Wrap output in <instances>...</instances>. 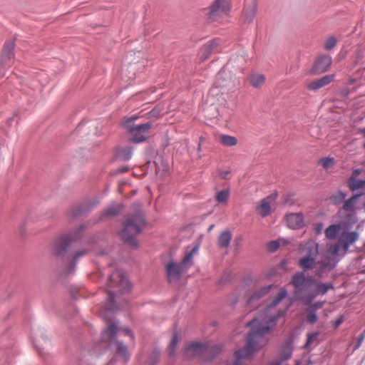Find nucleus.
<instances>
[{"label": "nucleus", "instance_id": "4468645a", "mask_svg": "<svg viewBox=\"0 0 365 365\" xmlns=\"http://www.w3.org/2000/svg\"><path fill=\"white\" fill-rule=\"evenodd\" d=\"M272 285H267V286H264V287H262L260 288H259L258 289H257L248 299V301H247V304L249 306H250L251 307H252L254 306V304L257 301L259 300V299H261L262 297H263L264 296H265L266 294H267L271 288H272Z\"/></svg>", "mask_w": 365, "mask_h": 365}, {"label": "nucleus", "instance_id": "dca6fc26", "mask_svg": "<svg viewBox=\"0 0 365 365\" xmlns=\"http://www.w3.org/2000/svg\"><path fill=\"white\" fill-rule=\"evenodd\" d=\"M14 43L13 41H7L5 43L2 51V62L8 64L14 58Z\"/></svg>", "mask_w": 365, "mask_h": 365}, {"label": "nucleus", "instance_id": "de8ad7c7", "mask_svg": "<svg viewBox=\"0 0 365 365\" xmlns=\"http://www.w3.org/2000/svg\"><path fill=\"white\" fill-rule=\"evenodd\" d=\"M344 321V319L342 317H339L336 322H335V327H338Z\"/></svg>", "mask_w": 365, "mask_h": 365}, {"label": "nucleus", "instance_id": "3c124183", "mask_svg": "<svg viewBox=\"0 0 365 365\" xmlns=\"http://www.w3.org/2000/svg\"><path fill=\"white\" fill-rule=\"evenodd\" d=\"M214 227V225H212L210 226V227L208 228V232H210Z\"/></svg>", "mask_w": 365, "mask_h": 365}, {"label": "nucleus", "instance_id": "cd10ccee", "mask_svg": "<svg viewBox=\"0 0 365 365\" xmlns=\"http://www.w3.org/2000/svg\"><path fill=\"white\" fill-rule=\"evenodd\" d=\"M291 355H292L291 343L287 342L282 347V350L280 354V358L282 360H287L291 357Z\"/></svg>", "mask_w": 365, "mask_h": 365}, {"label": "nucleus", "instance_id": "5701e85b", "mask_svg": "<svg viewBox=\"0 0 365 365\" xmlns=\"http://www.w3.org/2000/svg\"><path fill=\"white\" fill-rule=\"evenodd\" d=\"M230 195V191L229 188L220 190L216 193L215 200L218 203L226 205L228 202Z\"/></svg>", "mask_w": 365, "mask_h": 365}, {"label": "nucleus", "instance_id": "423d86ee", "mask_svg": "<svg viewBox=\"0 0 365 365\" xmlns=\"http://www.w3.org/2000/svg\"><path fill=\"white\" fill-rule=\"evenodd\" d=\"M138 117H131L123 122V126L130 134L129 140L133 143H139L145 141L148 137V133L152 128L150 123L136 125L135 120Z\"/></svg>", "mask_w": 365, "mask_h": 365}, {"label": "nucleus", "instance_id": "7c9ffc66", "mask_svg": "<svg viewBox=\"0 0 365 365\" xmlns=\"http://www.w3.org/2000/svg\"><path fill=\"white\" fill-rule=\"evenodd\" d=\"M345 197L346 195L344 192H339L331 197V200L334 205H339L344 200Z\"/></svg>", "mask_w": 365, "mask_h": 365}, {"label": "nucleus", "instance_id": "412c9836", "mask_svg": "<svg viewBox=\"0 0 365 365\" xmlns=\"http://www.w3.org/2000/svg\"><path fill=\"white\" fill-rule=\"evenodd\" d=\"M232 240V234L230 231L225 230L220 233L218 238L219 246L221 248H227L229 247Z\"/></svg>", "mask_w": 365, "mask_h": 365}, {"label": "nucleus", "instance_id": "f8f14e48", "mask_svg": "<svg viewBox=\"0 0 365 365\" xmlns=\"http://www.w3.org/2000/svg\"><path fill=\"white\" fill-rule=\"evenodd\" d=\"M79 237V232H78L74 236H64L57 240L54 244L55 254L57 255H62L66 251L68 245Z\"/></svg>", "mask_w": 365, "mask_h": 365}, {"label": "nucleus", "instance_id": "4c0bfd02", "mask_svg": "<svg viewBox=\"0 0 365 365\" xmlns=\"http://www.w3.org/2000/svg\"><path fill=\"white\" fill-rule=\"evenodd\" d=\"M280 247L279 242L278 240L272 241L268 244V250L274 252Z\"/></svg>", "mask_w": 365, "mask_h": 365}, {"label": "nucleus", "instance_id": "8fccbe9b", "mask_svg": "<svg viewBox=\"0 0 365 365\" xmlns=\"http://www.w3.org/2000/svg\"><path fill=\"white\" fill-rule=\"evenodd\" d=\"M128 168L127 167H123L119 170V173H125L128 171Z\"/></svg>", "mask_w": 365, "mask_h": 365}, {"label": "nucleus", "instance_id": "6ab92c4d", "mask_svg": "<svg viewBox=\"0 0 365 365\" xmlns=\"http://www.w3.org/2000/svg\"><path fill=\"white\" fill-rule=\"evenodd\" d=\"M118 331L117 325L115 323L110 322L108 328L103 332L102 337L105 341L112 340Z\"/></svg>", "mask_w": 365, "mask_h": 365}, {"label": "nucleus", "instance_id": "72a5a7b5", "mask_svg": "<svg viewBox=\"0 0 365 365\" xmlns=\"http://www.w3.org/2000/svg\"><path fill=\"white\" fill-rule=\"evenodd\" d=\"M321 88H323L322 85L319 79L314 80L307 84V88L311 91H317Z\"/></svg>", "mask_w": 365, "mask_h": 365}, {"label": "nucleus", "instance_id": "6e6552de", "mask_svg": "<svg viewBox=\"0 0 365 365\" xmlns=\"http://www.w3.org/2000/svg\"><path fill=\"white\" fill-rule=\"evenodd\" d=\"M221 350L220 346L210 344L194 343L190 344L185 350L188 356H202L205 360H210Z\"/></svg>", "mask_w": 365, "mask_h": 365}, {"label": "nucleus", "instance_id": "6e6d98bb", "mask_svg": "<svg viewBox=\"0 0 365 365\" xmlns=\"http://www.w3.org/2000/svg\"><path fill=\"white\" fill-rule=\"evenodd\" d=\"M108 365H113V361H110V362L108 364Z\"/></svg>", "mask_w": 365, "mask_h": 365}, {"label": "nucleus", "instance_id": "2eb2a0df", "mask_svg": "<svg viewBox=\"0 0 365 365\" xmlns=\"http://www.w3.org/2000/svg\"><path fill=\"white\" fill-rule=\"evenodd\" d=\"M257 3L254 1L245 6L243 9L244 21L247 23L253 21L257 12Z\"/></svg>", "mask_w": 365, "mask_h": 365}, {"label": "nucleus", "instance_id": "ddd939ff", "mask_svg": "<svg viewBox=\"0 0 365 365\" xmlns=\"http://www.w3.org/2000/svg\"><path fill=\"white\" fill-rule=\"evenodd\" d=\"M286 220L289 227L299 229L304 225V215L302 212L289 213L286 215Z\"/></svg>", "mask_w": 365, "mask_h": 365}, {"label": "nucleus", "instance_id": "9d476101", "mask_svg": "<svg viewBox=\"0 0 365 365\" xmlns=\"http://www.w3.org/2000/svg\"><path fill=\"white\" fill-rule=\"evenodd\" d=\"M331 62V56L325 54L319 56L312 68V73L319 74L326 72L330 68Z\"/></svg>", "mask_w": 365, "mask_h": 365}, {"label": "nucleus", "instance_id": "603ef678", "mask_svg": "<svg viewBox=\"0 0 365 365\" xmlns=\"http://www.w3.org/2000/svg\"><path fill=\"white\" fill-rule=\"evenodd\" d=\"M361 133L364 135V136L365 137V128L361 130Z\"/></svg>", "mask_w": 365, "mask_h": 365}, {"label": "nucleus", "instance_id": "393cba45", "mask_svg": "<svg viewBox=\"0 0 365 365\" xmlns=\"http://www.w3.org/2000/svg\"><path fill=\"white\" fill-rule=\"evenodd\" d=\"M220 142L225 146H235L237 144V139L232 135H222L220 136Z\"/></svg>", "mask_w": 365, "mask_h": 365}, {"label": "nucleus", "instance_id": "f704fd0d", "mask_svg": "<svg viewBox=\"0 0 365 365\" xmlns=\"http://www.w3.org/2000/svg\"><path fill=\"white\" fill-rule=\"evenodd\" d=\"M318 337V333H312L308 334L307 342L305 344V348L308 349L311 346V345L317 341Z\"/></svg>", "mask_w": 365, "mask_h": 365}, {"label": "nucleus", "instance_id": "a211bd4d", "mask_svg": "<svg viewBox=\"0 0 365 365\" xmlns=\"http://www.w3.org/2000/svg\"><path fill=\"white\" fill-rule=\"evenodd\" d=\"M359 197H360V195H355L352 196L351 198H349V200H347L346 201H345V202L343 205V209L346 212H351V214H349V216L353 215V213L354 212L356 207L357 200L359 198Z\"/></svg>", "mask_w": 365, "mask_h": 365}, {"label": "nucleus", "instance_id": "1a4fd4ad", "mask_svg": "<svg viewBox=\"0 0 365 365\" xmlns=\"http://www.w3.org/2000/svg\"><path fill=\"white\" fill-rule=\"evenodd\" d=\"M108 287L110 288L118 287L119 291L126 292L130 289V284L123 272L116 270L110 275Z\"/></svg>", "mask_w": 365, "mask_h": 365}, {"label": "nucleus", "instance_id": "ea45409f", "mask_svg": "<svg viewBox=\"0 0 365 365\" xmlns=\"http://www.w3.org/2000/svg\"><path fill=\"white\" fill-rule=\"evenodd\" d=\"M323 230V224L319 222L314 225V232L317 235L322 233Z\"/></svg>", "mask_w": 365, "mask_h": 365}, {"label": "nucleus", "instance_id": "09e8293b", "mask_svg": "<svg viewBox=\"0 0 365 365\" xmlns=\"http://www.w3.org/2000/svg\"><path fill=\"white\" fill-rule=\"evenodd\" d=\"M361 173V170L359 169H356L353 171L351 177H354L355 178Z\"/></svg>", "mask_w": 365, "mask_h": 365}, {"label": "nucleus", "instance_id": "7ed1b4c3", "mask_svg": "<svg viewBox=\"0 0 365 365\" xmlns=\"http://www.w3.org/2000/svg\"><path fill=\"white\" fill-rule=\"evenodd\" d=\"M290 283L295 289V297L305 304H309L316 297V293H314L312 289L314 280L312 277H306L304 272L294 274Z\"/></svg>", "mask_w": 365, "mask_h": 365}, {"label": "nucleus", "instance_id": "9b49d317", "mask_svg": "<svg viewBox=\"0 0 365 365\" xmlns=\"http://www.w3.org/2000/svg\"><path fill=\"white\" fill-rule=\"evenodd\" d=\"M276 198L277 194H272L259 202L257 210L261 216L266 217L270 214L271 207L274 205Z\"/></svg>", "mask_w": 365, "mask_h": 365}, {"label": "nucleus", "instance_id": "864d4df0", "mask_svg": "<svg viewBox=\"0 0 365 365\" xmlns=\"http://www.w3.org/2000/svg\"><path fill=\"white\" fill-rule=\"evenodd\" d=\"M222 73H218V76H217L218 79H220L222 77Z\"/></svg>", "mask_w": 365, "mask_h": 365}, {"label": "nucleus", "instance_id": "0eeeda50", "mask_svg": "<svg viewBox=\"0 0 365 365\" xmlns=\"http://www.w3.org/2000/svg\"><path fill=\"white\" fill-rule=\"evenodd\" d=\"M229 0H215L209 8L205 9V16L210 22L220 21L230 11Z\"/></svg>", "mask_w": 365, "mask_h": 365}, {"label": "nucleus", "instance_id": "aec40b11", "mask_svg": "<svg viewBox=\"0 0 365 365\" xmlns=\"http://www.w3.org/2000/svg\"><path fill=\"white\" fill-rule=\"evenodd\" d=\"M341 230L340 224L331 225L324 231L325 237L329 240L336 239Z\"/></svg>", "mask_w": 365, "mask_h": 365}, {"label": "nucleus", "instance_id": "37998d69", "mask_svg": "<svg viewBox=\"0 0 365 365\" xmlns=\"http://www.w3.org/2000/svg\"><path fill=\"white\" fill-rule=\"evenodd\" d=\"M230 173L229 170H220L219 171V176L221 179H227Z\"/></svg>", "mask_w": 365, "mask_h": 365}, {"label": "nucleus", "instance_id": "2f4dec72", "mask_svg": "<svg viewBox=\"0 0 365 365\" xmlns=\"http://www.w3.org/2000/svg\"><path fill=\"white\" fill-rule=\"evenodd\" d=\"M336 44V39L334 36H329L324 42V48L327 51L332 49Z\"/></svg>", "mask_w": 365, "mask_h": 365}, {"label": "nucleus", "instance_id": "a19ab883", "mask_svg": "<svg viewBox=\"0 0 365 365\" xmlns=\"http://www.w3.org/2000/svg\"><path fill=\"white\" fill-rule=\"evenodd\" d=\"M364 339V333H363L361 335H360L357 339V343L355 345L354 349L356 350L359 348V346L361 345Z\"/></svg>", "mask_w": 365, "mask_h": 365}, {"label": "nucleus", "instance_id": "473e14b6", "mask_svg": "<svg viewBox=\"0 0 365 365\" xmlns=\"http://www.w3.org/2000/svg\"><path fill=\"white\" fill-rule=\"evenodd\" d=\"M319 163L324 168L328 169L334 165V160L332 158H324L320 160Z\"/></svg>", "mask_w": 365, "mask_h": 365}, {"label": "nucleus", "instance_id": "b1692460", "mask_svg": "<svg viewBox=\"0 0 365 365\" xmlns=\"http://www.w3.org/2000/svg\"><path fill=\"white\" fill-rule=\"evenodd\" d=\"M349 187L352 191L365 187V180H359L354 177H351L348 181Z\"/></svg>", "mask_w": 365, "mask_h": 365}, {"label": "nucleus", "instance_id": "f03ea898", "mask_svg": "<svg viewBox=\"0 0 365 365\" xmlns=\"http://www.w3.org/2000/svg\"><path fill=\"white\" fill-rule=\"evenodd\" d=\"M299 253L302 255L299 259L298 264L303 269H312L317 268L316 275L321 277L325 269H322L319 262H316V257L319 254V244L314 240H309L302 243L299 247Z\"/></svg>", "mask_w": 365, "mask_h": 365}, {"label": "nucleus", "instance_id": "79ce46f5", "mask_svg": "<svg viewBox=\"0 0 365 365\" xmlns=\"http://www.w3.org/2000/svg\"><path fill=\"white\" fill-rule=\"evenodd\" d=\"M87 253L86 250H83L81 251L77 252L73 257L74 262L81 257L85 255Z\"/></svg>", "mask_w": 365, "mask_h": 365}, {"label": "nucleus", "instance_id": "4be33fe9", "mask_svg": "<svg viewBox=\"0 0 365 365\" xmlns=\"http://www.w3.org/2000/svg\"><path fill=\"white\" fill-rule=\"evenodd\" d=\"M122 210L120 204H112L103 212L105 217H114L120 213Z\"/></svg>", "mask_w": 365, "mask_h": 365}, {"label": "nucleus", "instance_id": "bb28decb", "mask_svg": "<svg viewBox=\"0 0 365 365\" xmlns=\"http://www.w3.org/2000/svg\"><path fill=\"white\" fill-rule=\"evenodd\" d=\"M329 289H333L331 284L317 283L315 289H313V291L314 293H316L317 297L318 294H326Z\"/></svg>", "mask_w": 365, "mask_h": 365}, {"label": "nucleus", "instance_id": "f3484780", "mask_svg": "<svg viewBox=\"0 0 365 365\" xmlns=\"http://www.w3.org/2000/svg\"><path fill=\"white\" fill-rule=\"evenodd\" d=\"M219 45L217 40H212L205 44L201 49V58L205 61L207 59L212 51Z\"/></svg>", "mask_w": 365, "mask_h": 365}, {"label": "nucleus", "instance_id": "a878e982", "mask_svg": "<svg viewBox=\"0 0 365 365\" xmlns=\"http://www.w3.org/2000/svg\"><path fill=\"white\" fill-rule=\"evenodd\" d=\"M265 81V78L262 74H253L250 77V83L255 88L261 87Z\"/></svg>", "mask_w": 365, "mask_h": 365}, {"label": "nucleus", "instance_id": "a18cd8bd", "mask_svg": "<svg viewBox=\"0 0 365 365\" xmlns=\"http://www.w3.org/2000/svg\"><path fill=\"white\" fill-rule=\"evenodd\" d=\"M108 299L110 301V302H113L114 299H115V293L110 290H108Z\"/></svg>", "mask_w": 365, "mask_h": 365}, {"label": "nucleus", "instance_id": "49530a36", "mask_svg": "<svg viewBox=\"0 0 365 365\" xmlns=\"http://www.w3.org/2000/svg\"><path fill=\"white\" fill-rule=\"evenodd\" d=\"M121 331L123 332V334L126 336H130L132 339L133 338V334L130 332V330L128 328H123L121 329Z\"/></svg>", "mask_w": 365, "mask_h": 365}, {"label": "nucleus", "instance_id": "c756f323", "mask_svg": "<svg viewBox=\"0 0 365 365\" xmlns=\"http://www.w3.org/2000/svg\"><path fill=\"white\" fill-rule=\"evenodd\" d=\"M133 154V149L131 148L127 147L122 148L119 152V156L123 160H128Z\"/></svg>", "mask_w": 365, "mask_h": 365}, {"label": "nucleus", "instance_id": "c9c22d12", "mask_svg": "<svg viewBox=\"0 0 365 365\" xmlns=\"http://www.w3.org/2000/svg\"><path fill=\"white\" fill-rule=\"evenodd\" d=\"M178 343V334H175L172 340H171V342L169 345V351H170V354L172 355L174 354V350L175 349V347L177 346V344Z\"/></svg>", "mask_w": 365, "mask_h": 365}, {"label": "nucleus", "instance_id": "f257e3e1", "mask_svg": "<svg viewBox=\"0 0 365 365\" xmlns=\"http://www.w3.org/2000/svg\"><path fill=\"white\" fill-rule=\"evenodd\" d=\"M359 238L356 232H344L342 233L337 242L327 245V250L319 262L322 269H332L339 261L338 256L341 251L344 255L349 246L354 244Z\"/></svg>", "mask_w": 365, "mask_h": 365}, {"label": "nucleus", "instance_id": "39448f33", "mask_svg": "<svg viewBox=\"0 0 365 365\" xmlns=\"http://www.w3.org/2000/svg\"><path fill=\"white\" fill-rule=\"evenodd\" d=\"M198 245H196L190 252L186 253L180 264L171 262L167 264L166 273L169 282L178 279L181 274L190 267L192 264L193 255L198 251Z\"/></svg>", "mask_w": 365, "mask_h": 365}, {"label": "nucleus", "instance_id": "58836bf2", "mask_svg": "<svg viewBox=\"0 0 365 365\" xmlns=\"http://www.w3.org/2000/svg\"><path fill=\"white\" fill-rule=\"evenodd\" d=\"M307 320L310 324H314L317 321V316L315 313H309L307 316Z\"/></svg>", "mask_w": 365, "mask_h": 365}, {"label": "nucleus", "instance_id": "e433bc0d", "mask_svg": "<svg viewBox=\"0 0 365 365\" xmlns=\"http://www.w3.org/2000/svg\"><path fill=\"white\" fill-rule=\"evenodd\" d=\"M334 77V75H327L319 78V80L321 83V85H322V86L324 87L327 85L329 84L333 81Z\"/></svg>", "mask_w": 365, "mask_h": 365}, {"label": "nucleus", "instance_id": "c03bdc74", "mask_svg": "<svg viewBox=\"0 0 365 365\" xmlns=\"http://www.w3.org/2000/svg\"><path fill=\"white\" fill-rule=\"evenodd\" d=\"M278 241L279 242V245L280 246H285L287 245H289L290 243V241L288 240H286V239H283V238H280L278 240Z\"/></svg>", "mask_w": 365, "mask_h": 365}, {"label": "nucleus", "instance_id": "c85d7f7f", "mask_svg": "<svg viewBox=\"0 0 365 365\" xmlns=\"http://www.w3.org/2000/svg\"><path fill=\"white\" fill-rule=\"evenodd\" d=\"M116 346L118 354L121 356L125 361H127L129 359V354L128 352L127 347L118 341L116 342Z\"/></svg>", "mask_w": 365, "mask_h": 365}, {"label": "nucleus", "instance_id": "20e7f679", "mask_svg": "<svg viewBox=\"0 0 365 365\" xmlns=\"http://www.w3.org/2000/svg\"><path fill=\"white\" fill-rule=\"evenodd\" d=\"M145 225V220L141 214H137L125 220L123 227L120 232L123 240L132 247H138L136 235L140 233Z\"/></svg>", "mask_w": 365, "mask_h": 365}, {"label": "nucleus", "instance_id": "5fc2aeb1", "mask_svg": "<svg viewBox=\"0 0 365 365\" xmlns=\"http://www.w3.org/2000/svg\"><path fill=\"white\" fill-rule=\"evenodd\" d=\"M83 228H84V227H83V225H82V226H81V227H80V229H79V232H80V231H82V230H83Z\"/></svg>", "mask_w": 365, "mask_h": 365}]
</instances>
